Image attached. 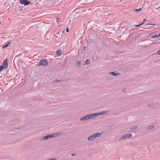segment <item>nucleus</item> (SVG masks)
<instances>
[{"label":"nucleus","instance_id":"29","mask_svg":"<svg viewBox=\"0 0 160 160\" xmlns=\"http://www.w3.org/2000/svg\"><path fill=\"white\" fill-rule=\"evenodd\" d=\"M148 25H155V24H149Z\"/></svg>","mask_w":160,"mask_h":160},{"label":"nucleus","instance_id":"18","mask_svg":"<svg viewBox=\"0 0 160 160\" xmlns=\"http://www.w3.org/2000/svg\"><path fill=\"white\" fill-rule=\"evenodd\" d=\"M5 68L4 67H3L2 66H0V72L3 69Z\"/></svg>","mask_w":160,"mask_h":160},{"label":"nucleus","instance_id":"25","mask_svg":"<svg viewBox=\"0 0 160 160\" xmlns=\"http://www.w3.org/2000/svg\"><path fill=\"white\" fill-rule=\"evenodd\" d=\"M60 80H58V79H57L56 81V82H60Z\"/></svg>","mask_w":160,"mask_h":160},{"label":"nucleus","instance_id":"15","mask_svg":"<svg viewBox=\"0 0 160 160\" xmlns=\"http://www.w3.org/2000/svg\"><path fill=\"white\" fill-rule=\"evenodd\" d=\"M141 8H139L138 9H136L134 10V12H139L141 10Z\"/></svg>","mask_w":160,"mask_h":160},{"label":"nucleus","instance_id":"6","mask_svg":"<svg viewBox=\"0 0 160 160\" xmlns=\"http://www.w3.org/2000/svg\"><path fill=\"white\" fill-rule=\"evenodd\" d=\"M132 135L131 134H127L122 136L120 138V139H124L126 138H131Z\"/></svg>","mask_w":160,"mask_h":160},{"label":"nucleus","instance_id":"24","mask_svg":"<svg viewBox=\"0 0 160 160\" xmlns=\"http://www.w3.org/2000/svg\"><path fill=\"white\" fill-rule=\"evenodd\" d=\"M10 42H8V43L6 45H7V46H8L9 45H10Z\"/></svg>","mask_w":160,"mask_h":160},{"label":"nucleus","instance_id":"11","mask_svg":"<svg viewBox=\"0 0 160 160\" xmlns=\"http://www.w3.org/2000/svg\"><path fill=\"white\" fill-rule=\"evenodd\" d=\"M56 53L57 56H59L61 55L62 52L61 50L58 49L57 50Z\"/></svg>","mask_w":160,"mask_h":160},{"label":"nucleus","instance_id":"8","mask_svg":"<svg viewBox=\"0 0 160 160\" xmlns=\"http://www.w3.org/2000/svg\"><path fill=\"white\" fill-rule=\"evenodd\" d=\"M120 73L118 72L117 71L114 72H110L109 74L114 76H118L119 74Z\"/></svg>","mask_w":160,"mask_h":160},{"label":"nucleus","instance_id":"10","mask_svg":"<svg viewBox=\"0 0 160 160\" xmlns=\"http://www.w3.org/2000/svg\"><path fill=\"white\" fill-rule=\"evenodd\" d=\"M102 133L101 132H98V133H95L94 134V135L95 137L96 138V137H99L102 135Z\"/></svg>","mask_w":160,"mask_h":160},{"label":"nucleus","instance_id":"19","mask_svg":"<svg viewBox=\"0 0 160 160\" xmlns=\"http://www.w3.org/2000/svg\"><path fill=\"white\" fill-rule=\"evenodd\" d=\"M94 40L92 39H91L90 40V42L91 43H93L94 42Z\"/></svg>","mask_w":160,"mask_h":160},{"label":"nucleus","instance_id":"27","mask_svg":"<svg viewBox=\"0 0 160 160\" xmlns=\"http://www.w3.org/2000/svg\"><path fill=\"white\" fill-rule=\"evenodd\" d=\"M146 21V19H143V22H142V23H143L144 22H145V21Z\"/></svg>","mask_w":160,"mask_h":160},{"label":"nucleus","instance_id":"7","mask_svg":"<svg viewBox=\"0 0 160 160\" xmlns=\"http://www.w3.org/2000/svg\"><path fill=\"white\" fill-rule=\"evenodd\" d=\"M1 66H2L4 67L5 69H6L8 66V63L7 62V59L5 60L2 62Z\"/></svg>","mask_w":160,"mask_h":160},{"label":"nucleus","instance_id":"2","mask_svg":"<svg viewBox=\"0 0 160 160\" xmlns=\"http://www.w3.org/2000/svg\"><path fill=\"white\" fill-rule=\"evenodd\" d=\"M93 114H90L82 117L80 118L81 121H84L89 119L94 118Z\"/></svg>","mask_w":160,"mask_h":160},{"label":"nucleus","instance_id":"5","mask_svg":"<svg viewBox=\"0 0 160 160\" xmlns=\"http://www.w3.org/2000/svg\"><path fill=\"white\" fill-rule=\"evenodd\" d=\"M20 3L21 4H23L25 6L28 5L30 3L28 0H19Z\"/></svg>","mask_w":160,"mask_h":160},{"label":"nucleus","instance_id":"16","mask_svg":"<svg viewBox=\"0 0 160 160\" xmlns=\"http://www.w3.org/2000/svg\"><path fill=\"white\" fill-rule=\"evenodd\" d=\"M76 65L78 67H79L80 65V62L79 61L77 62Z\"/></svg>","mask_w":160,"mask_h":160},{"label":"nucleus","instance_id":"32","mask_svg":"<svg viewBox=\"0 0 160 160\" xmlns=\"http://www.w3.org/2000/svg\"><path fill=\"white\" fill-rule=\"evenodd\" d=\"M63 32H64V31H63L62 32L63 33Z\"/></svg>","mask_w":160,"mask_h":160},{"label":"nucleus","instance_id":"28","mask_svg":"<svg viewBox=\"0 0 160 160\" xmlns=\"http://www.w3.org/2000/svg\"><path fill=\"white\" fill-rule=\"evenodd\" d=\"M158 53L159 54H160V49L158 51Z\"/></svg>","mask_w":160,"mask_h":160},{"label":"nucleus","instance_id":"9","mask_svg":"<svg viewBox=\"0 0 160 160\" xmlns=\"http://www.w3.org/2000/svg\"><path fill=\"white\" fill-rule=\"evenodd\" d=\"M95 138L94 135V134L92 135L91 136L89 137L88 138V140L91 141L94 139Z\"/></svg>","mask_w":160,"mask_h":160},{"label":"nucleus","instance_id":"26","mask_svg":"<svg viewBox=\"0 0 160 160\" xmlns=\"http://www.w3.org/2000/svg\"><path fill=\"white\" fill-rule=\"evenodd\" d=\"M66 31L67 32H69V29L67 28H66Z\"/></svg>","mask_w":160,"mask_h":160},{"label":"nucleus","instance_id":"3","mask_svg":"<svg viewBox=\"0 0 160 160\" xmlns=\"http://www.w3.org/2000/svg\"><path fill=\"white\" fill-rule=\"evenodd\" d=\"M48 62L47 60L42 59L40 60L38 63V65H42L43 66H46L48 65Z\"/></svg>","mask_w":160,"mask_h":160},{"label":"nucleus","instance_id":"14","mask_svg":"<svg viewBox=\"0 0 160 160\" xmlns=\"http://www.w3.org/2000/svg\"><path fill=\"white\" fill-rule=\"evenodd\" d=\"M154 125H152V126H150L148 128V130H150L152 129V128H154Z\"/></svg>","mask_w":160,"mask_h":160},{"label":"nucleus","instance_id":"30","mask_svg":"<svg viewBox=\"0 0 160 160\" xmlns=\"http://www.w3.org/2000/svg\"><path fill=\"white\" fill-rule=\"evenodd\" d=\"M58 21H59V18H58Z\"/></svg>","mask_w":160,"mask_h":160},{"label":"nucleus","instance_id":"20","mask_svg":"<svg viewBox=\"0 0 160 160\" xmlns=\"http://www.w3.org/2000/svg\"><path fill=\"white\" fill-rule=\"evenodd\" d=\"M143 24V23H141L140 24H139V25H136L135 26V27H139V26H140L141 25H142V24Z\"/></svg>","mask_w":160,"mask_h":160},{"label":"nucleus","instance_id":"1","mask_svg":"<svg viewBox=\"0 0 160 160\" xmlns=\"http://www.w3.org/2000/svg\"><path fill=\"white\" fill-rule=\"evenodd\" d=\"M60 135V133H52V134L48 135L43 137H42L41 138L40 140H47L49 138L55 137L59 136Z\"/></svg>","mask_w":160,"mask_h":160},{"label":"nucleus","instance_id":"17","mask_svg":"<svg viewBox=\"0 0 160 160\" xmlns=\"http://www.w3.org/2000/svg\"><path fill=\"white\" fill-rule=\"evenodd\" d=\"M137 128V126H134L133 127H132L131 128H130V129L131 130H133V129H135Z\"/></svg>","mask_w":160,"mask_h":160},{"label":"nucleus","instance_id":"23","mask_svg":"<svg viewBox=\"0 0 160 160\" xmlns=\"http://www.w3.org/2000/svg\"><path fill=\"white\" fill-rule=\"evenodd\" d=\"M56 160V158H52L50 159L49 160Z\"/></svg>","mask_w":160,"mask_h":160},{"label":"nucleus","instance_id":"21","mask_svg":"<svg viewBox=\"0 0 160 160\" xmlns=\"http://www.w3.org/2000/svg\"><path fill=\"white\" fill-rule=\"evenodd\" d=\"M76 154L75 153H72L71 154V156H74L76 155Z\"/></svg>","mask_w":160,"mask_h":160},{"label":"nucleus","instance_id":"22","mask_svg":"<svg viewBox=\"0 0 160 160\" xmlns=\"http://www.w3.org/2000/svg\"><path fill=\"white\" fill-rule=\"evenodd\" d=\"M8 47V46H7V45L6 44V45H4V46H2V48H6V47Z\"/></svg>","mask_w":160,"mask_h":160},{"label":"nucleus","instance_id":"31","mask_svg":"<svg viewBox=\"0 0 160 160\" xmlns=\"http://www.w3.org/2000/svg\"><path fill=\"white\" fill-rule=\"evenodd\" d=\"M59 33V32H58V33H57V34H58Z\"/></svg>","mask_w":160,"mask_h":160},{"label":"nucleus","instance_id":"12","mask_svg":"<svg viewBox=\"0 0 160 160\" xmlns=\"http://www.w3.org/2000/svg\"><path fill=\"white\" fill-rule=\"evenodd\" d=\"M90 62V61L88 59H87L86 61L84 63V65H87Z\"/></svg>","mask_w":160,"mask_h":160},{"label":"nucleus","instance_id":"4","mask_svg":"<svg viewBox=\"0 0 160 160\" xmlns=\"http://www.w3.org/2000/svg\"><path fill=\"white\" fill-rule=\"evenodd\" d=\"M108 112V111H104L102 112H99L98 113H95L93 114L94 116V117L95 118L98 115H104L105 114H106Z\"/></svg>","mask_w":160,"mask_h":160},{"label":"nucleus","instance_id":"13","mask_svg":"<svg viewBox=\"0 0 160 160\" xmlns=\"http://www.w3.org/2000/svg\"><path fill=\"white\" fill-rule=\"evenodd\" d=\"M160 36V35H159L158 34V35H155L153 36H152L151 38H158L159 36Z\"/></svg>","mask_w":160,"mask_h":160}]
</instances>
